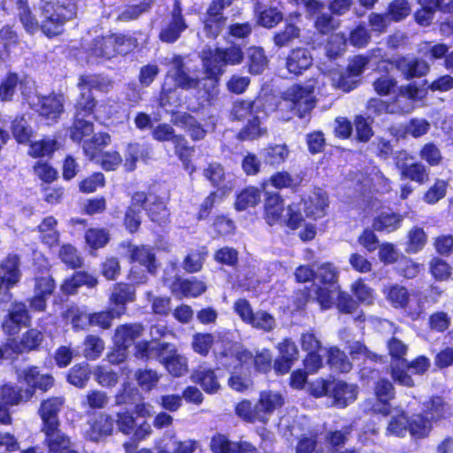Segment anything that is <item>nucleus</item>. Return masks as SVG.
<instances>
[{
  "label": "nucleus",
  "instance_id": "1a4fd4ad",
  "mask_svg": "<svg viewBox=\"0 0 453 453\" xmlns=\"http://www.w3.org/2000/svg\"><path fill=\"white\" fill-rule=\"evenodd\" d=\"M230 356L231 358H235L241 370H249L254 365L257 371L265 372L272 366V355L268 349H263L254 357L251 352L238 347Z\"/></svg>",
  "mask_w": 453,
  "mask_h": 453
},
{
  "label": "nucleus",
  "instance_id": "0eeeda50",
  "mask_svg": "<svg viewBox=\"0 0 453 453\" xmlns=\"http://www.w3.org/2000/svg\"><path fill=\"white\" fill-rule=\"evenodd\" d=\"M134 47V41L131 37L111 35L96 39L90 50L96 57L111 58L116 54H127Z\"/></svg>",
  "mask_w": 453,
  "mask_h": 453
},
{
  "label": "nucleus",
  "instance_id": "6ab92c4d",
  "mask_svg": "<svg viewBox=\"0 0 453 453\" xmlns=\"http://www.w3.org/2000/svg\"><path fill=\"white\" fill-rule=\"evenodd\" d=\"M65 403L63 397H52L43 401L39 410L42 419V428L59 426L58 412Z\"/></svg>",
  "mask_w": 453,
  "mask_h": 453
},
{
  "label": "nucleus",
  "instance_id": "09e8293b",
  "mask_svg": "<svg viewBox=\"0 0 453 453\" xmlns=\"http://www.w3.org/2000/svg\"><path fill=\"white\" fill-rule=\"evenodd\" d=\"M408 432V418L403 411L392 416L386 430L387 435L403 437Z\"/></svg>",
  "mask_w": 453,
  "mask_h": 453
},
{
  "label": "nucleus",
  "instance_id": "5fc2aeb1",
  "mask_svg": "<svg viewBox=\"0 0 453 453\" xmlns=\"http://www.w3.org/2000/svg\"><path fill=\"white\" fill-rule=\"evenodd\" d=\"M249 325L258 330L271 332L276 326V320L270 313L260 310L254 313Z\"/></svg>",
  "mask_w": 453,
  "mask_h": 453
},
{
  "label": "nucleus",
  "instance_id": "69168bd1",
  "mask_svg": "<svg viewBox=\"0 0 453 453\" xmlns=\"http://www.w3.org/2000/svg\"><path fill=\"white\" fill-rule=\"evenodd\" d=\"M346 45V37L343 34L332 35L326 45V56L330 58H334L341 55Z\"/></svg>",
  "mask_w": 453,
  "mask_h": 453
},
{
  "label": "nucleus",
  "instance_id": "8fccbe9b",
  "mask_svg": "<svg viewBox=\"0 0 453 453\" xmlns=\"http://www.w3.org/2000/svg\"><path fill=\"white\" fill-rule=\"evenodd\" d=\"M84 118L82 116H74L73 126L71 129V138L74 142H81L93 132V124L90 121L85 120Z\"/></svg>",
  "mask_w": 453,
  "mask_h": 453
},
{
  "label": "nucleus",
  "instance_id": "a878e982",
  "mask_svg": "<svg viewBox=\"0 0 453 453\" xmlns=\"http://www.w3.org/2000/svg\"><path fill=\"white\" fill-rule=\"evenodd\" d=\"M192 379L208 394L217 393L220 388L215 371L203 366H199L194 372Z\"/></svg>",
  "mask_w": 453,
  "mask_h": 453
},
{
  "label": "nucleus",
  "instance_id": "c9c22d12",
  "mask_svg": "<svg viewBox=\"0 0 453 453\" xmlns=\"http://www.w3.org/2000/svg\"><path fill=\"white\" fill-rule=\"evenodd\" d=\"M249 71L252 74L261 73L267 66V58L260 47H250L247 51Z\"/></svg>",
  "mask_w": 453,
  "mask_h": 453
},
{
  "label": "nucleus",
  "instance_id": "4468645a",
  "mask_svg": "<svg viewBox=\"0 0 453 453\" xmlns=\"http://www.w3.org/2000/svg\"><path fill=\"white\" fill-rule=\"evenodd\" d=\"M185 20L181 15V10L179 3H175L174 9L172 12L171 19L162 28L159 37L165 42H173L180 35V34L187 28Z\"/></svg>",
  "mask_w": 453,
  "mask_h": 453
},
{
  "label": "nucleus",
  "instance_id": "603ef678",
  "mask_svg": "<svg viewBox=\"0 0 453 453\" xmlns=\"http://www.w3.org/2000/svg\"><path fill=\"white\" fill-rule=\"evenodd\" d=\"M260 201V192L256 188H248L241 192L236 199L235 207L238 211L255 206Z\"/></svg>",
  "mask_w": 453,
  "mask_h": 453
},
{
  "label": "nucleus",
  "instance_id": "a211bd4d",
  "mask_svg": "<svg viewBox=\"0 0 453 453\" xmlns=\"http://www.w3.org/2000/svg\"><path fill=\"white\" fill-rule=\"evenodd\" d=\"M313 58L309 50L296 48L292 50L286 58V67L290 73L299 75L309 69Z\"/></svg>",
  "mask_w": 453,
  "mask_h": 453
},
{
  "label": "nucleus",
  "instance_id": "6e6552de",
  "mask_svg": "<svg viewBox=\"0 0 453 453\" xmlns=\"http://www.w3.org/2000/svg\"><path fill=\"white\" fill-rule=\"evenodd\" d=\"M133 205L144 207L149 219L159 226L169 222L170 211L165 202L157 196L136 192L133 195Z\"/></svg>",
  "mask_w": 453,
  "mask_h": 453
},
{
  "label": "nucleus",
  "instance_id": "4d7b16f0",
  "mask_svg": "<svg viewBox=\"0 0 453 453\" xmlns=\"http://www.w3.org/2000/svg\"><path fill=\"white\" fill-rule=\"evenodd\" d=\"M22 85V81L16 73H9L0 84V99L2 101H11L15 94L18 85Z\"/></svg>",
  "mask_w": 453,
  "mask_h": 453
},
{
  "label": "nucleus",
  "instance_id": "39448f33",
  "mask_svg": "<svg viewBox=\"0 0 453 453\" xmlns=\"http://www.w3.org/2000/svg\"><path fill=\"white\" fill-rule=\"evenodd\" d=\"M41 9L42 30L48 36L58 35L63 24L75 16V7L72 4L56 6L51 2L42 0Z\"/></svg>",
  "mask_w": 453,
  "mask_h": 453
},
{
  "label": "nucleus",
  "instance_id": "6e6d98bb",
  "mask_svg": "<svg viewBox=\"0 0 453 453\" xmlns=\"http://www.w3.org/2000/svg\"><path fill=\"white\" fill-rule=\"evenodd\" d=\"M300 36V29L293 25L287 24L284 29L277 32L273 36V42L277 47H285Z\"/></svg>",
  "mask_w": 453,
  "mask_h": 453
},
{
  "label": "nucleus",
  "instance_id": "e2e57ef3",
  "mask_svg": "<svg viewBox=\"0 0 453 453\" xmlns=\"http://www.w3.org/2000/svg\"><path fill=\"white\" fill-rule=\"evenodd\" d=\"M109 403L108 395L101 390H90L81 404L90 409H104Z\"/></svg>",
  "mask_w": 453,
  "mask_h": 453
},
{
  "label": "nucleus",
  "instance_id": "20e7f679",
  "mask_svg": "<svg viewBox=\"0 0 453 453\" xmlns=\"http://www.w3.org/2000/svg\"><path fill=\"white\" fill-rule=\"evenodd\" d=\"M422 90L415 84L402 86L395 98V105L387 104L380 98H372L368 101L367 109L377 115L383 113L409 112L413 109V101L420 98Z\"/></svg>",
  "mask_w": 453,
  "mask_h": 453
},
{
  "label": "nucleus",
  "instance_id": "7c9ffc66",
  "mask_svg": "<svg viewBox=\"0 0 453 453\" xmlns=\"http://www.w3.org/2000/svg\"><path fill=\"white\" fill-rule=\"evenodd\" d=\"M403 219L402 215L395 212H381L374 219L372 226L377 231L391 233L400 227Z\"/></svg>",
  "mask_w": 453,
  "mask_h": 453
},
{
  "label": "nucleus",
  "instance_id": "5701e85b",
  "mask_svg": "<svg viewBox=\"0 0 453 453\" xmlns=\"http://www.w3.org/2000/svg\"><path fill=\"white\" fill-rule=\"evenodd\" d=\"M396 68L406 80L425 76L430 70L425 60L405 58L396 61Z\"/></svg>",
  "mask_w": 453,
  "mask_h": 453
},
{
  "label": "nucleus",
  "instance_id": "9d476101",
  "mask_svg": "<svg viewBox=\"0 0 453 453\" xmlns=\"http://www.w3.org/2000/svg\"><path fill=\"white\" fill-rule=\"evenodd\" d=\"M409 155L406 152H399L395 157V165L401 173L402 179H409L419 185L429 180V169L421 163L407 164Z\"/></svg>",
  "mask_w": 453,
  "mask_h": 453
},
{
  "label": "nucleus",
  "instance_id": "0e129e2a",
  "mask_svg": "<svg viewBox=\"0 0 453 453\" xmlns=\"http://www.w3.org/2000/svg\"><path fill=\"white\" fill-rule=\"evenodd\" d=\"M81 88V96L77 101L75 109L76 116L87 117L92 113L95 107V100L90 91Z\"/></svg>",
  "mask_w": 453,
  "mask_h": 453
},
{
  "label": "nucleus",
  "instance_id": "f03ea898",
  "mask_svg": "<svg viewBox=\"0 0 453 453\" xmlns=\"http://www.w3.org/2000/svg\"><path fill=\"white\" fill-rule=\"evenodd\" d=\"M264 216L270 226L286 224L292 229L300 227L303 221L301 203H293L285 210L282 199L276 193L265 199Z\"/></svg>",
  "mask_w": 453,
  "mask_h": 453
},
{
  "label": "nucleus",
  "instance_id": "052dcab7",
  "mask_svg": "<svg viewBox=\"0 0 453 453\" xmlns=\"http://www.w3.org/2000/svg\"><path fill=\"white\" fill-rule=\"evenodd\" d=\"M214 336L211 334H195L192 337L191 346L196 353L207 356L212 344Z\"/></svg>",
  "mask_w": 453,
  "mask_h": 453
},
{
  "label": "nucleus",
  "instance_id": "f8f14e48",
  "mask_svg": "<svg viewBox=\"0 0 453 453\" xmlns=\"http://www.w3.org/2000/svg\"><path fill=\"white\" fill-rule=\"evenodd\" d=\"M18 380L19 384L27 385L26 388H31L33 393L35 388L46 391L54 384L51 375L41 373L35 366L20 370L18 372Z\"/></svg>",
  "mask_w": 453,
  "mask_h": 453
},
{
  "label": "nucleus",
  "instance_id": "ea45409f",
  "mask_svg": "<svg viewBox=\"0 0 453 453\" xmlns=\"http://www.w3.org/2000/svg\"><path fill=\"white\" fill-rule=\"evenodd\" d=\"M433 421L427 415H413L411 419H408V431L417 437H425L432 429Z\"/></svg>",
  "mask_w": 453,
  "mask_h": 453
},
{
  "label": "nucleus",
  "instance_id": "7ed1b4c3",
  "mask_svg": "<svg viewBox=\"0 0 453 453\" xmlns=\"http://www.w3.org/2000/svg\"><path fill=\"white\" fill-rule=\"evenodd\" d=\"M316 81H309L303 84L289 87L282 96L286 105L299 118H304L316 104Z\"/></svg>",
  "mask_w": 453,
  "mask_h": 453
},
{
  "label": "nucleus",
  "instance_id": "c756f323",
  "mask_svg": "<svg viewBox=\"0 0 453 453\" xmlns=\"http://www.w3.org/2000/svg\"><path fill=\"white\" fill-rule=\"evenodd\" d=\"M1 398L6 403L11 405H17L22 402H27L33 396L31 388L22 389L19 387L4 385L1 388Z\"/></svg>",
  "mask_w": 453,
  "mask_h": 453
},
{
  "label": "nucleus",
  "instance_id": "338daca9",
  "mask_svg": "<svg viewBox=\"0 0 453 453\" xmlns=\"http://www.w3.org/2000/svg\"><path fill=\"white\" fill-rule=\"evenodd\" d=\"M447 186L444 180L437 179L424 195V201L429 204L436 203L445 196Z\"/></svg>",
  "mask_w": 453,
  "mask_h": 453
},
{
  "label": "nucleus",
  "instance_id": "37998d69",
  "mask_svg": "<svg viewBox=\"0 0 453 453\" xmlns=\"http://www.w3.org/2000/svg\"><path fill=\"white\" fill-rule=\"evenodd\" d=\"M64 318L75 329H84L90 326V314L77 306H71L64 312Z\"/></svg>",
  "mask_w": 453,
  "mask_h": 453
},
{
  "label": "nucleus",
  "instance_id": "bf43d9fd",
  "mask_svg": "<svg viewBox=\"0 0 453 453\" xmlns=\"http://www.w3.org/2000/svg\"><path fill=\"white\" fill-rule=\"evenodd\" d=\"M146 300L150 303L153 313L166 315L171 311V299L167 296H156L151 291L145 293Z\"/></svg>",
  "mask_w": 453,
  "mask_h": 453
},
{
  "label": "nucleus",
  "instance_id": "72a5a7b5",
  "mask_svg": "<svg viewBox=\"0 0 453 453\" xmlns=\"http://www.w3.org/2000/svg\"><path fill=\"white\" fill-rule=\"evenodd\" d=\"M330 77L334 87L342 89L344 92L353 90L360 83V79L352 75V73L348 70L345 72L332 71L330 73Z\"/></svg>",
  "mask_w": 453,
  "mask_h": 453
},
{
  "label": "nucleus",
  "instance_id": "2f4dec72",
  "mask_svg": "<svg viewBox=\"0 0 453 453\" xmlns=\"http://www.w3.org/2000/svg\"><path fill=\"white\" fill-rule=\"evenodd\" d=\"M202 58L205 73L209 78H216L224 73L225 65L222 58H219L218 49L215 51H203Z\"/></svg>",
  "mask_w": 453,
  "mask_h": 453
},
{
  "label": "nucleus",
  "instance_id": "a18cd8bd",
  "mask_svg": "<svg viewBox=\"0 0 453 453\" xmlns=\"http://www.w3.org/2000/svg\"><path fill=\"white\" fill-rule=\"evenodd\" d=\"M134 296L135 292L133 288L127 284H118L113 288L110 301L112 304H115V308L123 306L126 309V303L133 302L134 300Z\"/></svg>",
  "mask_w": 453,
  "mask_h": 453
},
{
  "label": "nucleus",
  "instance_id": "49530a36",
  "mask_svg": "<svg viewBox=\"0 0 453 453\" xmlns=\"http://www.w3.org/2000/svg\"><path fill=\"white\" fill-rule=\"evenodd\" d=\"M57 220L53 217H47L39 226L41 238L49 246H52L58 241V233L56 230Z\"/></svg>",
  "mask_w": 453,
  "mask_h": 453
},
{
  "label": "nucleus",
  "instance_id": "f704fd0d",
  "mask_svg": "<svg viewBox=\"0 0 453 453\" xmlns=\"http://www.w3.org/2000/svg\"><path fill=\"white\" fill-rule=\"evenodd\" d=\"M19 37L17 33L10 26H4L0 29V58L9 57L17 47Z\"/></svg>",
  "mask_w": 453,
  "mask_h": 453
},
{
  "label": "nucleus",
  "instance_id": "412c9836",
  "mask_svg": "<svg viewBox=\"0 0 453 453\" xmlns=\"http://www.w3.org/2000/svg\"><path fill=\"white\" fill-rule=\"evenodd\" d=\"M63 96L51 94L39 98L40 115L50 121H56L64 111Z\"/></svg>",
  "mask_w": 453,
  "mask_h": 453
},
{
  "label": "nucleus",
  "instance_id": "f3484780",
  "mask_svg": "<svg viewBox=\"0 0 453 453\" xmlns=\"http://www.w3.org/2000/svg\"><path fill=\"white\" fill-rule=\"evenodd\" d=\"M357 395V387L342 380L331 381L330 396L334 398V403L341 408L353 403Z\"/></svg>",
  "mask_w": 453,
  "mask_h": 453
},
{
  "label": "nucleus",
  "instance_id": "de8ad7c7",
  "mask_svg": "<svg viewBox=\"0 0 453 453\" xmlns=\"http://www.w3.org/2000/svg\"><path fill=\"white\" fill-rule=\"evenodd\" d=\"M328 364L333 369L342 372H348L352 367L344 352L337 348H330L328 349Z\"/></svg>",
  "mask_w": 453,
  "mask_h": 453
},
{
  "label": "nucleus",
  "instance_id": "393cba45",
  "mask_svg": "<svg viewBox=\"0 0 453 453\" xmlns=\"http://www.w3.org/2000/svg\"><path fill=\"white\" fill-rule=\"evenodd\" d=\"M143 332V326L138 323L119 326L114 335L115 344L127 349L142 335Z\"/></svg>",
  "mask_w": 453,
  "mask_h": 453
},
{
  "label": "nucleus",
  "instance_id": "774afa93",
  "mask_svg": "<svg viewBox=\"0 0 453 453\" xmlns=\"http://www.w3.org/2000/svg\"><path fill=\"white\" fill-rule=\"evenodd\" d=\"M211 449L214 453H236L237 442L230 441L225 435L217 434L211 438Z\"/></svg>",
  "mask_w": 453,
  "mask_h": 453
},
{
  "label": "nucleus",
  "instance_id": "f257e3e1",
  "mask_svg": "<svg viewBox=\"0 0 453 453\" xmlns=\"http://www.w3.org/2000/svg\"><path fill=\"white\" fill-rule=\"evenodd\" d=\"M135 349L136 357L158 359L175 377L182 376L188 372L187 358L177 354L174 346L170 343L138 342Z\"/></svg>",
  "mask_w": 453,
  "mask_h": 453
},
{
  "label": "nucleus",
  "instance_id": "864d4df0",
  "mask_svg": "<svg viewBox=\"0 0 453 453\" xmlns=\"http://www.w3.org/2000/svg\"><path fill=\"white\" fill-rule=\"evenodd\" d=\"M425 414L435 422L443 418L447 412V404L443 402L441 397L436 396L431 398L425 405Z\"/></svg>",
  "mask_w": 453,
  "mask_h": 453
},
{
  "label": "nucleus",
  "instance_id": "4be33fe9",
  "mask_svg": "<svg viewBox=\"0 0 453 453\" xmlns=\"http://www.w3.org/2000/svg\"><path fill=\"white\" fill-rule=\"evenodd\" d=\"M89 426L86 436L91 441H98L111 434L114 419L106 413H100Z\"/></svg>",
  "mask_w": 453,
  "mask_h": 453
},
{
  "label": "nucleus",
  "instance_id": "cd10ccee",
  "mask_svg": "<svg viewBox=\"0 0 453 453\" xmlns=\"http://www.w3.org/2000/svg\"><path fill=\"white\" fill-rule=\"evenodd\" d=\"M170 73L179 87L188 89L199 86L200 81L197 78H192L187 74L183 68L182 59L180 57L173 58Z\"/></svg>",
  "mask_w": 453,
  "mask_h": 453
},
{
  "label": "nucleus",
  "instance_id": "c85d7f7f",
  "mask_svg": "<svg viewBox=\"0 0 453 453\" xmlns=\"http://www.w3.org/2000/svg\"><path fill=\"white\" fill-rule=\"evenodd\" d=\"M290 150L287 144H271L263 150L264 160L270 165L279 166L287 161Z\"/></svg>",
  "mask_w": 453,
  "mask_h": 453
},
{
  "label": "nucleus",
  "instance_id": "473e14b6",
  "mask_svg": "<svg viewBox=\"0 0 453 453\" xmlns=\"http://www.w3.org/2000/svg\"><path fill=\"white\" fill-rule=\"evenodd\" d=\"M221 363L227 367H234V372H232L231 377L228 380L229 387L238 392H242L248 389L251 385V380L250 376H248L245 372L239 373L238 368L240 365L234 358L233 362H227V360H222Z\"/></svg>",
  "mask_w": 453,
  "mask_h": 453
},
{
  "label": "nucleus",
  "instance_id": "a19ab883",
  "mask_svg": "<svg viewBox=\"0 0 453 453\" xmlns=\"http://www.w3.org/2000/svg\"><path fill=\"white\" fill-rule=\"evenodd\" d=\"M205 285L197 280H181L173 284V291L179 292L187 297H196L205 291Z\"/></svg>",
  "mask_w": 453,
  "mask_h": 453
},
{
  "label": "nucleus",
  "instance_id": "dca6fc26",
  "mask_svg": "<svg viewBox=\"0 0 453 453\" xmlns=\"http://www.w3.org/2000/svg\"><path fill=\"white\" fill-rule=\"evenodd\" d=\"M29 316L23 303H15L9 311L8 317L3 322V329L9 335L17 334L21 326H27Z\"/></svg>",
  "mask_w": 453,
  "mask_h": 453
},
{
  "label": "nucleus",
  "instance_id": "680f3d73",
  "mask_svg": "<svg viewBox=\"0 0 453 453\" xmlns=\"http://www.w3.org/2000/svg\"><path fill=\"white\" fill-rule=\"evenodd\" d=\"M419 157L430 166H437L441 165L443 159L440 149L433 142L426 143L421 148Z\"/></svg>",
  "mask_w": 453,
  "mask_h": 453
},
{
  "label": "nucleus",
  "instance_id": "3c124183",
  "mask_svg": "<svg viewBox=\"0 0 453 453\" xmlns=\"http://www.w3.org/2000/svg\"><path fill=\"white\" fill-rule=\"evenodd\" d=\"M406 368H408L406 360H403L399 363H392L391 377L395 382L411 388L414 386V381L406 371Z\"/></svg>",
  "mask_w": 453,
  "mask_h": 453
},
{
  "label": "nucleus",
  "instance_id": "58836bf2",
  "mask_svg": "<svg viewBox=\"0 0 453 453\" xmlns=\"http://www.w3.org/2000/svg\"><path fill=\"white\" fill-rule=\"evenodd\" d=\"M91 371L87 363L73 365L68 374L67 381L76 388H83L90 378Z\"/></svg>",
  "mask_w": 453,
  "mask_h": 453
},
{
  "label": "nucleus",
  "instance_id": "4c0bfd02",
  "mask_svg": "<svg viewBox=\"0 0 453 453\" xmlns=\"http://www.w3.org/2000/svg\"><path fill=\"white\" fill-rule=\"evenodd\" d=\"M427 242V235L419 226L412 227L407 235L405 251L408 254H415L420 251Z\"/></svg>",
  "mask_w": 453,
  "mask_h": 453
},
{
  "label": "nucleus",
  "instance_id": "e433bc0d",
  "mask_svg": "<svg viewBox=\"0 0 453 453\" xmlns=\"http://www.w3.org/2000/svg\"><path fill=\"white\" fill-rule=\"evenodd\" d=\"M258 114V106L255 101H236L232 107L233 119L244 120L253 119Z\"/></svg>",
  "mask_w": 453,
  "mask_h": 453
},
{
  "label": "nucleus",
  "instance_id": "9b49d317",
  "mask_svg": "<svg viewBox=\"0 0 453 453\" xmlns=\"http://www.w3.org/2000/svg\"><path fill=\"white\" fill-rule=\"evenodd\" d=\"M284 403L283 395L277 391L264 390L256 403L258 422L265 424L269 417Z\"/></svg>",
  "mask_w": 453,
  "mask_h": 453
},
{
  "label": "nucleus",
  "instance_id": "b1692460",
  "mask_svg": "<svg viewBox=\"0 0 453 453\" xmlns=\"http://www.w3.org/2000/svg\"><path fill=\"white\" fill-rule=\"evenodd\" d=\"M374 391L380 403L373 406V411L384 416L389 415L391 411L388 403L395 396V389L392 383L385 379L379 380L375 385Z\"/></svg>",
  "mask_w": 453,
  "mask_h": 453
},
{
  "label": "nucleus",
  "instance_id": "13d9d810",
  "mask_svg": "<svg viewBox=\"0 0 453 453\" xmlns=\"http://www.w3.org/2000/svg\"><path fill=\"white\" fill-rule=\"evenodd\" d=\"M175 122L182 125L194 140H200L204 137L205 131L192 116L188 114L180 115L176 119Z\"/></svg>",
  "mask_w": 453,
  "mask_h": 453
},
{
  "label": "nucleus",
  "instance_id": "bb28decb",
  "mask_svg": "<svg viewBox=\"0 0 453 453\" xmlns=\"http://www.w3.org/2000/svg\"><path fill=\"white\" fill-rule=\"evenodd\" d=\"M0 268L5 278L6 288H11L16 285L21 277L19 270V258L16 255H9L0 265Z\"/></svg>",
  "mask_w": 453,
  "mask_h": 453
},
{
  "label": "nucleus",
  "instance_id": "79ce46f5",
  "mask_svg": "<svg viewBox=\"0 0 453 453\" xmlns=\"http://www.w3.org/2000/svg\"><path fill=\"white\" fill-rule=\"evenodd\" d=\"M125 311L126 309L121 306L119 308H111L105 311L90 314V326H97L107 329L111 326V320L114 318L120 317Z\"/></svg>",
  "mask_w": 453,
  "mask_h": 453
},
{
  "label": "nucleus",
  "instance_id": "2eb2a0df",
  "mask_svg": "<svg viewBox=\"0 0 453 453\" xmlns=\"http://www.w3.org/2000/svg\"><path fill=\"white\" fill-rule=\"evenodd\" d=\"M45 434V442L50 453H78L71 449V441L68 436L63 434L58 426L42 428Z\"/></svg>",
  "mask_w": 453,
  "mask_h": 453
},
{
  "label": "nucleus",
  "instance_id": "ddd939ff",
  "mask_svg": "<svg viewBox=\"0 0 453 453\" xmlns=\"http://www.w3.org/2000/svg\"><path fill=\"white\" fill-rule=\"evenodd\" d=\"M301 203V210L303 209L306 216L313 219L322 218L328 206V197L326 192L317 188L313 190Z\"/></svg>",
  "mask_w": 453,
  "mask_h": 453
},
{
  "label": "nucleus",
  "instance_id": "423d86ee",
  "mask_svg": "<svg viewBox=\"0 0 453 453\" xmlns=\"http://www.w3.org/2000/svg\"><path fill=\"white\" fill-rule=\"evenodd\" d=\"M387 300L395 308H408L413 319H417L423 311L422 295L420 292H412L399 285H390L383 290Z\"/></svg>",
  "mask_w": 453,
  "mask_h": 453
},
{
  "label": "nucleus",
  "instance_id": "c03bdc74",
  "mask_svg": "<svg viewBox=\"0 0 453 453\" xmlns=\"http://www.w3.org/2000/svg\"><path fill=\"white\" fill-rule=\"evenodd\" d=\"M132 261L144 266L148 272L152 273L155 268V254L151 248L146 246L136 247L132 250Z\"/></svg>",
  "mask_w": 453,
  "mask_h": 453
},
{
  "label": "nucleus",
  "instance_id": "aec40b11",
  "mask_svg": "<svg viewBox=\"0 0 453 453\" xmlns=\"http://www.w3.org/2000/svg\"><path fill=\"white\" fill-rule=\"evenodd\" d=\"M42 334L37 329H30L22 338L18 341L10 339L6 343V349H11L13 353H23L36 349L42 342Z\"/></svg>",
  "mask_w": 453,
  "mask_h": 453
}]
</instances>
